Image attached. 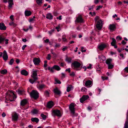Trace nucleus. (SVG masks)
Here are the masks:
<instances>
[{
	"label": "nucleus",
	"mask_w": 128,
	"mask_h": 128,
	"mask_svg": "<svg viewBox=\"0 0 128 128\" xmlns=\"http://www.w3.org/2000/svg\"><path fill=\"white\" fill-rule=\"evenodd\" d=\"M25 15L26 16H29L32 14V12L28 10H26L24 12Z\"/></svg>",
	"instance_id": "obj_22"
},
{
	"label": "nucleus",
	"mask_w": 128,
	"mask_h": 128,
	"mask_svg": "<svg viewBox=\"0 0 128 128\" xmlns=\"http://www.w3.org/2000/svg\"><path fill=\"white\" fill-rule=\"evenodd\" d=\"M21 73L22 75L25 76H27L28 74V72L24 70H23L21 71Z\"/></svg>",
	"instance_id": "obj_19"
},
{
	"label": "nucleus",
	"mask_w": 128,
	"mask_h": 128,
	"mask_svg": "<svg viewBox=\"0 0 128 128\" xmlns=\"http://www.w3.org/2000/svg\"><path fill=\"white\" fill-rule=\"evenodd\" d=\"M65 77V74L64 73H62V74L61 78H64Z\"/></svg>",
	"instance_id": "obj_48"
},
{
	"label": "nucleus",
	"mask_w": 128,
	"mask_h": 128,
	"mask_svg": "<svg viewBox=\"0 0 128 128\" xmlns=\"http://www.w3.org/2000/svg\"><path fill=\"white\" fill-rule=\"evenodd\" d=\"M44 94L46 96H49V92L48 91H46L45 92Z\"/></svg>",
	"instance_id": "obj_39"
},
{
	"label": "nucleus",
	"mask_w": 128,
	"mask_h": 128,
	"mask_svg": "<svg viewBox=\"0 0 128 128\" xmlns=\"http://www.w3.org/2000/svg\"><path fill=\"white\" fill-rule=\"evenodd\" d=\"M112 59L111 58L108 59L106 60V63L108 65L110 64H111V63L112 61Z\"/></svg>",
	"instance_id": "obj_23"
},
{
	"label": "nucleus",
	"mask_w": 128,
	"mask_h": 128,
	"mask_svg": "<svg viewBox=\"0 0 128 128\" xmlns=\"http://www.w3.org/2000/svg\"><path fill=\"white\" fill-rule=\"evenodd\" d=\"M14 62V60L13 59H12L10 60L9 62V64L10 65H11Z\"/></svg>",
	"instance_id": "obj_42"
},
{
	"label": "nucleus",
	"mask_w": 128,
	"mask_h": 128,
	"mask_svg": "<svg viewBox=\"0 0 128 128\" xmlns=\"http://www.w3.org/2000/svg\"><path fill=\"white\" fill-rule=\"evenodd\" d=\"M65 35H64L62 36V39L63 41L64 42H66L67 41V40L65 38Z\"/></svg>",
	"instance_id": "obj_37"
},
{
	"label": "nucleus",
	"mask_w": 128,
	"mask_h": 128,
	"mask_svg": "<svg viewBox=\"0 0 128 128\" xmlns=\"http://www.w3.org/2000/svg\"><path fill=\"white\" fill-rule=\"evenodd\" d=\"M60 24L59 25L57 26L56 27V28L57 30V31L59 32V30H58V29H59L60 28Z\"/></svg>",
	"instance_id": "obj_49"
},
{
	"label": "nucleus",
	"mask_w": 128,
	"mask_h": 128,
	"mask_svg": "<svg viewBox=\"0 0 128 128\" xmlns=\"http://www.w3.org/2000/svg\"><path fill=\"white\" fill-rule=\"evenodd\" d=\"M108 69H111L113 68L114 65L112 64H110L108 65Z\"/></svg>",
	"instance_id": "obj_36"
},
{
	"label": "nucleus",
	"mask_w": 128,
	"mask_h": 128,
	"mask_svg": "<svg viewBox=\"0 0 128 128\" xmlns=\"http://www.w3.org/2000/svg\"><path fill=\"white\" fill-rule=\"evenodd\" d=\"M8 2L9 3L8 7L10 8H11L12 6L13 5V1L12 0H9Z\"/></svg>",
	"instance_id": "obj_25"
},
{
	"label": "nucleus",
	"mask_w": 128,
	"mask_h": 128,
	"mask_svg": "<svg viewBox=\"0 0 128 128\" xmlns=\"http://www.w3.org/2000/svg\"><path fill=\"white\" fill-rule=\"evenodd\" d=\"M18 118V116L16 113H15L12 116V119L14 121H16Z\"/></svg>",
	"instance_id": "obj_16"
},
{
	"label": "nucleus",
	"mask_w": 128,
	"mask_h": 128,
	"mask_svg": "<svg viewBox=\"0 0 128 128\" xmlns=\"http://www.w3.org/2000/svg\"><path fill=\"white\" fill-rule=\"evenodd\" d=\"M38 70H32V72L31 75V77L33 79L30 78L29 80V81L32 84H33L35 81L38 79L37 74Z\"/></svg>",
	"instance_id": "obj_1"
},
{
	"label": "nucleus",
	"mask_w": 128,
	"mask_h": 128,
	"mask_svg": "<svg viewBox=\"0 0 128 128\" xmlns=\"http://www.w3.org/2000/svg\"><path fill=\"white\" fill-rule=\"evenodd\" d=\"M124 128H128V121H126V122L124 125Z\"/></svg>",
	"instance_id": "obj_41"
},
{
	"label": "nucleus",
	"mask_w": 128,
	"mask_h": 128,
	"mask_svg": "<svg viewBox=\"0 0 128 128\" xmlns=\"http://www.w3.org/2000/svg\"><path fill=\"white\" fill-rule=\"evenodd\" d=\"M74 104L73 103H71L70 105L69 108L70 111L71 113L72 114V116H74L75 108Z\"/></svg>",
	"instance_id": "obj_4"
},
{
	"label": "nucleus",
	"mask_w": 128,
	"mask_h": 128,
	"mask_svg": "<svg viewBox=\"0 0 128 128\" xmlns=\"http://www.w3.org/2000/svg\"><path fill=\"white\" fill-rule=\"evenodd\" d=\"M116 38L117 40H121L122 39V38L120 37L119 36H117Z\"/></svg>",
	"instance_id": "obj_53"
},
{
	"label": "nucleus",
	"mask_w": 128,
	"mask_h": 128,
	"mask_svg": "<svg viewBox=\"0 0 128 128\" xmlns=\"http://www.w3.org/2000/svg\"><path fill=\"white\" fill-rule=\"evenodd\" d=\"M102 6H98V8H96V10H99L100 8H101L102 7Z\"/></svg>",
	"instance_id": "obj_57"
},
{
	"label": "nucleus",
	"mask_w": 128,
	"mask_h": 128,
	"mask_svg": "<svg viewBox=\"0 0 128 128\" xmlns=\"http://www.w3.org/2000/svg\"><path fill=\"white\" fill-rule=\"evenodd\" d=\"M42 0H36V3L38 4H40L42 3Z\"/></svg>",
	"instance_id": "obj_40"
},
{
	"label": "nucleus",
	"mask_w": 128,
	"mask_h": 128,
	"mask_svg": "<svg viewBox=\"0 0 128 128\" xmlns=\"http://www.w3.org/2000/svg\"><path fill=\"white\" fill-rule=\"evenodd\" d=\"M103 24L101 20H99L97 22L96 25V28L98 30H100L102 27Z\"/></svg>",
	"instance_id": "obj_5"
},
{
	"label": "nucleus",
	"mask_w": 128,
	"mask_h": 128,
	"mask_svg": "<svg viewBox=\"0 0 128 128\" xmlns=\"http://www.w3.org/2000/svg\"><path fill=\"white\" fill-rule=\"evenodd\" d=\"M125 71L128 72V67H126L124 69Z\"/></svg>",
	"instance_id": "obj_64"
},
{
	"label": "nucleus",
	"mask_w": 128,
	"mask_h": 128,
	"mask_svg": "<svg viewBox=\"0 0 128 128\" xmlns=\"http://www.w3.org/2000/svg\"><path fill=\"white\" fill-rule=\"evenodd\" d=\"M70 75L72 76H75V74L74 72H72L70 74Z\"/></svg>",
	"instance_id": "obj_54"
},
{
	"label": "nucleus",
	"mask_w": 128,
	"mask_h": 128,
	"mask_svg": "<svg viewBox=\"0 0 128 128\" xmlns=\"http://www.w3.org/2000/svg\"><path fill=\"white\" fill-rule=\"evenodd\" d=\"M41 116L42 117V118L44 120L46 118V116L44 115L43 114H42L41 115Z\"/></svg>",
	"instance_id": "obj_44"
},
{
	"label": "nucleus",
	"mask_w": 128,
	"mask_h": 128,
	"mask_svg": "<svg viewBox=\"0 0 128 128\" xmlns=\"http://www.w3.org/2000/svg\"><path fill=\"white\" fill-rule=\"evenodd\" d=\"M50 51L51 53L53 54L55 58L56 57L57 55L54 52H53V50L52 49H51Z\"/></svg>",
	"instance_id": "obj_33"
},
{
	"label": "nucleus",
	"mask_w": 128,
	"mask_h": 128,
	"mask_svg": "<svg viewBox=\"0 0 128 128\" xmlns=\"http://www.w3.org/2000/svg\"><path fill=\"white\" fill-rule=\"evenodd\" d=\"M55 81L57 82V83L58 84H60L61 83V82L60 80H58L57 79H56Z\"/></svg>",
	"instance_id": "obj_51"
},
{
	"label": "nucleus",
	"mask_w": 128,
	"mask_h": 128,
	"mask_svg": "<svg viewBox=\"0 0 128 128\" xmlns=\"http://www.w3.org/2000/svg\"><path fill=\"white\" fill-rule=\"evenodd\" d=\"M102 78L103 80H107L108 79V77L106 76L103 77L102 76Z\"/></svg>",
	"instance_id": "obj_45"
},
{
	"label": "nucleus",
	"mask_w": 128,
	"mask_h": 128,
	"mask_svg": "<svg viewBox=\"0 0 128 128\" xmlns=\"http://www.w3.org/2000/svg\"><path fill=\"white\" fill-rule=\"evenodd\" d=\"M72 58H70L66 57L65 59V60L68 63H70L71 62Z\"/></svg>",
	"instance_id": "obj_28"
},
{
	"label": "nucleus",
	"mask_w": 128,
	"mask_h": 128,
	"mask_svg": "<svg viewBox=\"0 0 128 128\" xmlns=\"http://www.w3.org/2000/svg\"><path fill=\"white\" fill-rule=\"evenodd\" d=\"M84 99L85 100H86L89 98V96L88 95H84Z\"/></svg>",
	"instance_id": "obj_50"
},
{
	"label": "nucleus",
	"mask_w": 128,
	"mask_h": 128,
	"mask_svg": "<svg viewBox=\"0 0 128 128\" xmlns=\"http://www.w3.org/2000/svg\"><path fill=\"white\" fill-rule=\"evenodd\" d=\"M84 95L80 99V102L81 103H82L84 101H85V99H84Z\"/></svg>",
	"instance_id": "obj_34"
},
{
	"label": "nucleus",
	"mask_w": 128,
	"mask_h": 128,
	"mask_svg": "<svg viewBox=\"0 0 128 128\" xmlns=\"http://www.w3.org/2000/svg\"><path fill=\"white\" fill-rule=\"evenodd\" d=\"M5 44H8V39H5Z\"/></svg>",
	"instance_id": "obj_61"
},
{
	"label": "nucleus",
	"mask_w": 128,
	"mask_h": 128,
	"mask_svg": "<svg viewBox=\"0 0 128 128\" xmlns=\"http://www.w3.org/2000/svg\"><path fill=\"white\" fill-rule=\"evenodd\" d=\"M45 86V85L44 84H40L39 85L38 88L39 89H42Z\"/></svg>",
	"instance_id": "obj_35"
},
{
	"label": "nucleus",
	"mask_w": 128,
	"mask_h": 128,
	"mask_svg": "<svg viewBox=\"0 0 128 128\" xmlns=\"http://www.w3.org/2000/svg\"><path fill=\"white\" fill-rule=\"evenodd\" d=\"M14 16L12 15L10 17V18L12 20H13L14 19Z\"/></svg>",
	"instance_id": "obj_55"
},
{
	"label": "nucleus",
	"mask_w": 128,
	"mask_h": 128,
	"mask_svg": "<svg viewBox=\"0 0 128 128\" xmlns=\"http://www.w3.org/2000/svg\"><path fill=\"white\" fill-rule=\"evenodd\" d=\"M11 94L12 95V100H14V99L16 98V96L14 94V93H13L12 91H11Z\"/></svg>",
	"instance_id": "obj_30"
},
{
	"label": "nucleus",
	"mask_w": 128,
	"mask_h": 128,
	"mask_svg": "<svg viewBox=\"0 0 128 128\" xmlns=\"http://www.w3.org/2000/svg\"><path fill=\"white\" fill-rule=\"evenodd\" d=\"M34 21V20L33 18H32L30 19L29 22H31Z\"/></svg>",
	"instance_id": "obj_63"
},
{
	"label": "nucleus",
	"mask_w": 128,
	"mask_h": 128,
	"mask_svg": "<svg viewBox=\"0 0 128 128\" xmlns=\"http://www.w3.org/2000/svg\"><path fill=\"white\" fill-rule=\"evenodd\" d=\"M53 68L57 70H59L60 69V67L58 66L57 65L54 66L53 67Z\"/></svg>",
	"instance_id": "obj_27"
},
{
	"label": "nucleus",
	"mask_w": 128,
	"mask_h": 128,
	"mask_svg": "<svg viewBox=\"0 0 128 128\" xmlns=\"http://www.w3.org/2000/svg\"><path fill=\"white\" fill-rule=\"evenodd\" d=\"M33 61L35 65H38L39 64V63L40 62V60L39 58H34Z\"/></svg>",
	"instance_id": "obj_7"
},
{
	"label": "nucleus",
	"mask_w": 128,
	"mask_h": 128,
	"mask_svg": "<svg viewBox=\"0 0 128 128\" xmlns=\"http://www.w3.org/2000/svg\"><path fill=\"white\" fill-rule=\"evenodd\" d=\"M84 48L83 47H82L81 48V51L82 52H85L86 51V50H83Z\"/></svg>",
	"instance_id": "obj_56"
},
{
	"label": "nucleus",
	"mask_w": 128,
	"mask_h": 128,
	"mask_svg": "<svg viewBox=\"0 0 128 128\" xmlns=\"http://www.w3.org/2000/svg\"><path fill=\"white\" fill-rule=\"evenodd\" d=\"M99 2V0H94V3L96 4H97Z\"/></svg>",
	"instance_id": "obj_60"
},
{
	"label": "nucleus",
	"mask_w": 128,
	"mask_h": 128,
	"mask_svg": "<svg viewBox=\"0 0 128 128\" xmlns=\"http://www.w3.org/2000/svg\"><path fill=\"white\" fill-rule=\"evenodd\" d=\"M2 58L4 60L6 61L8 58V56L6 51L4 50L3 52Z\"/></svg>",
	"instance_id": "obj_11"
},
{
	"label": "nucleus",
	"mask_w": 128,
	"mask_h": 128,
	"mask_svg": "<svg viewBox=\"0 0 128 128\" xmlns=\"http://www.w3.org/2000/svg\"><path fill=\"white\" fill-rule=\"evenodd\" d=\"M54 93L58 94H60V92L57 88H54Z\"/></svg>",
	"instance_id": "obj_21"
},
{
	"label": "nucleus",
	"mask_w": 128,
	"mask_h": 128,
	"mask_svg": "<svg viewBox=\"0 0 128 128\" xmlns=\"http://www.w3.org/2000/svg\"><path fill=\"white\" fill-rule=\"evenodd\" d=\"M92 82L91 81L88 80L86 82L85 85L86 86H90L92 84Z\"/></svg>",
	"instance_id": "obj_24"
},
{
	"label": "nucleus",
	"mask_w": 128,
	"mask_h": 128,
	"mask_svg": "<svg viewBox=\"0 0 128 128\" xmlns=\"http://www.w3.org/2000/svg\"><path fill=\"white\" fill-rule=\"evenodd\" d=\"M38 110L36 109H34L32 111V112L33 114H36L38 113Z\"/></svg>",
	"instance_id": "obj_31"
},
{
	"label": "nucleus",
	"mask_w": 128,
	"mask_h": 128,
	"mask_svg": "<svg viewBox=\"0 0 128 128\" xmlns=\"http://www.w3.org/2000/svg\"><path fill=\"white\" fill-rule=\"evenodd\" d=\"M53 69H54L53 67L52 68H50V67H48V69L50 70L52 72H53L54 71L53 70Z\"/></svg>",
	"instance_id": "obj_38"
},
{
	"label": "nucleus",
	"mask_w": 128,
	"mask_h": 128,
	"mask_svg": "<svg viewBox=\"0 0 128 128\" xmlns=\"http://www.w3.org/2000/svg\"><path fill=\"white\" fill-rule=\"evenodd\" d=\"M11 91H10V93H8L7 94L6 96V99H8L10 101H12L13 100H12V94H11Z\"/></svg>",
	"instance_id": "obj_10"
},
{
	"label": "nucleus",
	"mask_w": 128,
	"mask_h": 128,
	"mask_svg": "<svg viewBox=\"0 0 128 128\" xmlns=\"http://www.w3.org/2000/svg\"><path fill=\"white\" fill-rule=\"evenodd\" d=\"M76 22L82 23L83 22V20L80 15L76 18V19L75 21Z\"/></svg>",
	"instance_id": "obj_8"
},
{
	"label": "nucleus",
	"mask_w": 128,
	"mask_h": 128,
	"mask_svg": "<svg viewBox=\"0 0 128 128\" xmlns=\"http://www.w3.org/2000/svg\"><path fill=\"white\" fill-rule=\"evenodd\" d=\"M22 93V91L20 90H19L18 91V93L19 94H21Z\"/></svg>",
	"instance_id": "obj_59"
},
{
	"label": "nucleus",
	"mask_w": 128,
	"mask_h": 128,
	"mask_svg": "<svg viewBox=\"0 0 128 128\" xmlns=\"http://www.w3.org/2000/svg\"><path fill=\"white\" fill-rule=\"evenodd\" d=\"M54 105L53 102L52 101H50L48 103L47 107L48 108H50L54 106Z\"/></svg>",
	"instance_id": "obj_13"
},
{
	"label": "nucleus",
	"mask_w": 128,
	"mask_h": 128,
	"mask_svg": "<svg viewBox=\"0 0 128 128\" xmlns=\"http://www.w3.org/2000/svg\"><path fill=\"white\" fill-rule=\"evenodd\" d=\"M109 28L110 30L114 31L116 28V26L114 24H110L109 26Z\"/></svg>",
	"instance_id": "obj_15"
},
{
	"label": "nucleus",
	"mask_w": 128,
	"mask_h": 128,
	"mask_svg": "<svg viewBox=\"0 0 128 128\" xmlns=\"http://www.w3.org/2000/svg\"><path fill=\"white\" fill-rule=\"evenodd\" d=\"M81 64L78 62L77 61H74L72 63V66H73L74 69L76 70H80L81 68L82 67H80Z\"/></svg>",
	"instance_id": "obj_2"
},
{
	"label": "nucleus",
	"mask_w": 128,
	"mask_h": 128,
	"mask_svg": "<svg viewBox=\"0 0 128 128\" xmlns=\"http://www.w3.org/2000/svg\"><path fill=\"white\" fill-rule=\"evenodd\" d=\"M6 29V27L5 26L4 24L1 22L0 23V29L2 30H5Z\"/></svg>",
	"instance_id": "obj_12"
},
{
	"label": "nucleus",
	"mask_w": 128,
	"mask_h": 128,
	"mask_svg": "<svg viewBox=\"0 0 128 128\" xmlns=\"http://www.w3.org/2000/svg\"><path fill=\"white\" fill-rule=\"evenodd\" d=\"M52 115L54 116H58L60 117L61 114L60 111L58 110H54L52 111Z\"/></svg>",
	"instance_id": "obj_6"
},
{
	"label": "nucleus",
	"mask_w": 128,
	"mask_h": 128,
	"mask_svg": "<svg viewBox=\"0 0 128 128\" xmlns=\"http://www.w3.org/2000/svg\"><path fill=\"white\" fill-rule=\"evenodd\" d=\"M46 18L49 20H51L53 18V16L50 13L47 14L46 15Z\"/></svg>",
	"instance_id": "obj_20"
},
{
	"label": "nucleus",
	"mask_w": 128,
	"mask_h": 128,
	"mask_svg": "<svg viewBox=\"0 0 128 128\" xmlns=\"http://www.w3.org/2000/svg\"><path fill=\"white\" fill-rule=\"evenodd\" d=\"M51 57V55L50 54H48L47 55V57L46 58V59L48 60H50V58Z\"/></svg>",
	"instance_id": "obj_43"
},
{
	"label": "nucleus",
	"mask_w": 128,
	"mask_h": 128,
	"mask_svg": "<svg viewBox=\"0 0 128 128\" xmlns=\"http://www.w3.org/2000/svg\"><path fill=\"white\" fill-rule=\"evenodd\" d=\"M27 46L26 45H24L22 47V49L23 50H24L25 48Z\"/></svg>",
	"instance_id": "obj_62"
},
{
	"label": "nucleus",
	"mask_w": 128,
	"mask_h": 128,
	"mask_svg": "<svg viewBox=\"0 0 128 128\" xmlns=\"http://www.w3.org/2000/svg\"><path fill=\"white\" fill-rule=\"evenodd\" d=\"M107 0H101L100 2L102 3H104L106 2Z\"/></svg>",
	"instance_id": "obj_58"
},
{
	"label": "nucleus",
	"mask_w": 128,
	"mask_h": 128,
	"mask_svg": "<svg viewBox=\"0 0 128 128\" xmlns=\"http://www.w3.org/2000/svg\"><path fill=\"white\" fill-rule=\"evenodd\" d=\"M72 85H69L67 88L66 91L67 92H70L72 89Z\"/></svg>",
	"instance_id": "obj_29"
},
{
	"label": "nucleus",
	"mask_w": 128,
	"mask_h": 128,
	"mask_svg": "<svg viewBox=\"0 0 128 128\" xmlns=\"http://www.w3.org/2000/svg\"><path fill=\"white\" fill-rule=\"evenodd\" d=\"M86 88L84 87L82 88L81 89V90L82 92H84L85 91Z\"/></svg>",
	"instance_id": "obj_52"
},
{
	"label": "nucleus",
	"mask_w": 128,
	"mask_h": 128,
	"mask_svg": "<svg viewBox=\"0 0 128 128\" xmlns=\"http://www.w3.org/2000/svg\"><path fill=\"white\" fill-rule=\"evenodd\" d=\"M30 94L31 97L35 99H36L39 97L38 93L35 90H33Z\"/></svg>",
	"instance_id": "obj_3"
},
{
	"label": "nucleus",
	"mask_w": 128,
	"mask_h": 128,
	"mask_svg": "<svg viewBox=\"0 0 128 128\" xmlns=\"http://www.w3.org/2000/svg\"><path fill=\"white\" fill-rule=\"evenodd\" d=\"M27 101L26 99H23L20 102V105L22 106H25L27 103Z\"/></svg>",
	"instance_id": "obj_17"
},
{
	"label": "nucleus",
	"mask_w": 128,
	"mask_h": 128,
	"mask_svg": "<svg viewBox=\"0 0 128 128\" xmlns=\"http://www.w3.org/2000/svg\"><path fill=\"white\" fill-rule=\"evenodd\" d=\"M31 120L32 122H34L36 123L38 122L39 121L38 118H32L31 119Z\"/></svg>",
	"instance_id": "obj_26"
},
{
	"label": "nucleus",
	"mask_w": 128,
	"mask_h": 128,
	"mask_svg": "<svg viewBox=\"0 0 128 128\" xmlns=\"http://www.w3.org/2000/svg\"><path fill=\"white\" fill-rule=\"evenodd\" d=\"M107 45V44L102 43L98 46V48L100 50H102L106 47Z\"/></svg>",
	"instance_id": "obj_9"
},
{
	"label": "nucleus",
	"mask_w": 128,
	"mask_h": 128,
	"mask_svg": "<svg viewBox=\"0 0 128 128\" xmlns=\"http://www.w3.org/2000/svg\"><path fill=\"white\" fill-rule=\"evenodd\" d=\"M112 42H111V45L114 46V47L115 48H116L117 47V46L115 45L116 43V40L114 38H112Z\"/></svg>",
	"instance_id": "obj_14"
},
{
	"label": "nucleus",
	"mask_w": 128,
	"mask_h": 128,
	"mask_svg": "<svg viewBox=\"0 0 128 128\" xmlns=\"http://www.w3.org/2000/svg\"><path fill=\"white\" fill-rule=\"evenodd\" d=\"M6 38L2 35H0V44H2Z\"/></svg>",
	"instance_id": "obj_18"
},
{
	"label": "nucleus",
	"mask_w": 128,
	"mask_h": 128,
	"mask_svg": "<svg viewBox=\"0 0 128 128\" xmlns=\"http://www.w3.org/2000/svg\"><path fill=\"white\" fill-rule=\"evenodd\" d=\"M99 17L98 16H96L94 18L95 22H96L99 19Z\"/></svg>",
	"instance_id": "obj_47"
},
{
	"label": "nucleus",
	"mask_w": 128,
	"mask_h": 128,
	"mask_svg": "<svg viewBox=\"0 0 128 128\" xmlns=\"http://www.w3.org/2000/svg\"><path fill=\"white\" fill-rule=\"evenodd\" d=\"M7 72V70H6L4 69L2 70L1 72V73L2 74H6Z\"/></svg>",
	"instance_id": "obj_32"
},
{
	"label": "nucleus",
	"mask_w": 128,
	"mask_h": 128,
	"mask_svg": "<svg viewBox=\"0 0 128 128\" xmlns=\"http://www.w3.org/2000/svg\"><path fill=\"white\" fill-rule=\"evenodd\" d=\"M9 24L10 25H12L14 26H16V24H15L14 22H11Z\"/></svg>",
	"instance_id": "obj_46"
}]
</instances>
